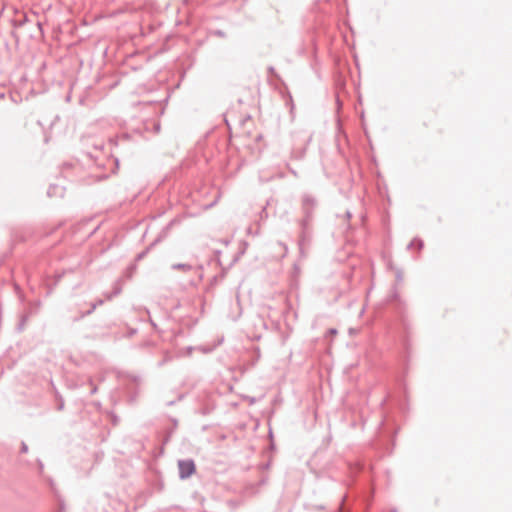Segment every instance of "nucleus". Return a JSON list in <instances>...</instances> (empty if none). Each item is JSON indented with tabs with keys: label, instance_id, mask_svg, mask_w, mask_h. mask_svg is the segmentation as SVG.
<instances>
[{
	"label": "nucleus",
	"instance_id": "nucleus-7",
	"mask_svg": "<svg viewBox=\"0 0 512 512\" xmlns=\"http://www.w3.org/2000/svg\"><path fill=\"white\" fill-rule=\"evenodd\" d=\"M329 333H330V334H336V333H337V330H336V329H330V330H329Z\"/></svg>",
	"mask_w": 512,
	"mask_h": 512
},
{
	"label": "nucleus",
	"instance_id": "nucleus-4",
	"mask_svg": "<svg viewBox=\"0 0 512 512\" xmlns=\"http://www.w3.org/2000/svg\"><path fill=\"white\" fill-rule=\"evenodd\" d=\"M414 247L421 249L423 247V242L419 239H414L413 241L410 242V244L408 245V248L412 249Z\"/></svg>",
	"mask_w": 512,
	"mask_h": 512
},
{
	"label": "nucleus",
	"instance_id": "nucleus-5",
	"mask_svg": "<svg viewBox=\"0 0 512 512\" xmlns=\"http://www.w3.org/2000/svg\"><path fill=\"white\" fill-rule=\"evenodd\" d=\"M102 303H103V301H102V300H98L97 302L92 303V304H91V308H90V309L85 313V315H89V314H91V313L96 309V307H97L98 305H101ZM83 316H84V314H83V315H81V317H83Z\"/></svg>",
	"mask_w": 512,
	"mask_h": 512
},
{
	"label": "nucleus",
	"instance_id": "nucleus-1",
	"mask_svg": "<svg viewBox=\"0 0 512 512\" xmlns=\"http://www.w3.org/2000/svg\"><path fill=\"white\" fill-rule=\"evenodd\" d=\"M317 207L316 199L310 194H304L301 198V211L303 217L299 221L301 227L302 239L309 233L310 225L314 217V212Z\"/></svg>",
	"mask_w": 512,
	"mask_h": 512
},
{
	"label": "nucleus",
	"instance_id": "nucleus-2",
	"mask_svg": "<svg viewBox=\"0 0 512 512\" xmlns=\"http://www.w3.org/2000/svg\"><path fill=\"white\" fill-rule=\"evenodd\" d=\"M178 472L182 480L191 477L196 472L195 462L192 459L179 460Z\"/></svg>",
	"mask_w": 512,
	"mask_h": 512
},
{
	"label": "nucleus",
	"instance_id": "nucleus-3",
	"mask_svg": "<svg viewBox=\"0 0 512 512\" xmlns=\"http://www.w3.org/2000/svg\"><path fill=\"white\" fill-rule=\"evenodd\" d=\"M172 269L188 272L192 269V266L190 264H186V263H179V264L172 265Z\"/></svg>",
	"mask_w": 512,
	"mask_h": 512
},
{
	"label": "nucleus",
	"instance_id": "nucleus-6",
	"mask_svg": "<svg viewBox=\"0 0 512 512\" xmlns=\"http://www.w3.org/2000/svg\"><path fill=\"white\" fill-rule=\"evenodd\" d=\"M28 451V446L25 443H22L21 445V452L26 453Z\"/></svg>",
	"mask_w": 512,
	"mask_h": 512
}]
</instances>
